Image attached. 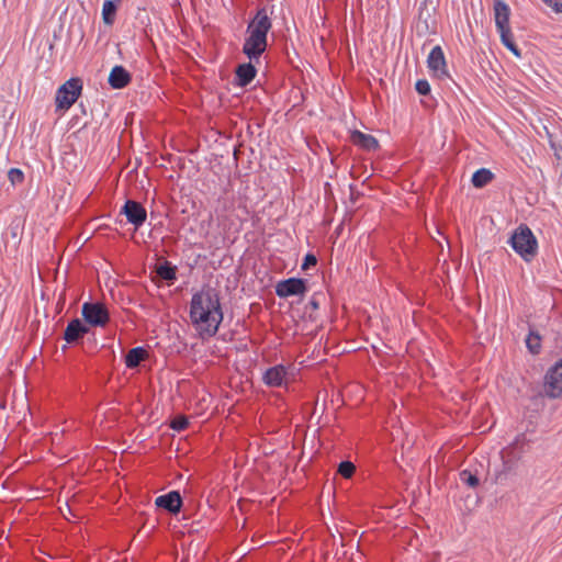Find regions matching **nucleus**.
I'll use <instances>...</instances> for the list:
<instances>
[{
    "instance_id": "nucleus-24",
    "label": "nucleus",
    "mask_w": 562,
    "mask_h": 562,
    "mask_svg": "<svg viewBox=\"0 0 562 562\" xmlns=\"http://www.w3.org/2000/svg\"><path fill=\"white\" fill-rule=\"evenodd\" d=\"M356 468L352 462L350 461H342L339 463L338 472L340 475H342L346 479H349L352 476Z\"/></svg>"
},
{
    "instance_id": "nucleus-28",
    "label": "nucleus",
    "mask_w": 562,
    "mask_h": 562,
    "mask_svg": "<svg viewBox=\"0 0 562 562\" xmlns=\"http://www.w3.org/2000/svg\"><path fill=\"white\" fill-rule=\"evenodd\" d=\"M23 172L20 169L12 168L9 171V179L12 183L21 182L23 180Z\"/></svg>"
},
{
    "instance_id": "nucleus-27",
    "label": "nucleus",
    "mask_w": 562,
    "mask_h": 562,
    "mask_svg": "<svg viewBox=\"0 0 562 562\" xmlns=\"http://www.w3.org/2000/svg\"><path fill=\"white\" fill-rule=\"evenodd\" d=\"M416 91L419 94L426 95L430 92V86L427 80H418L415 85Z\"/></svg>"
},
{
    "instance_id": "nucleus-17",
    "label": "nucleus",
    "mask_w": 562,
    "mask_h": 562,
    "mask_svg": "<svg viewBox=\"0 0 562 562\" xmlns=\"http://www.w3.org/2000/svg\"><path fill=\"white\" fill-rule=\"evenodd\" d=\"M256 76V68L251 63L237 67L236 77L239 86H247Z\"/></svg>"
},
{
    "instance_id": "nucleus-11",
    "label": "nucleus",
    "mask_w": 562,
    "mask_h": 562,
    "mask_svg": "<svg viewBox=\"0 0 562 562\" xmlns=\"http://www.w3.org/2000/svg\"><path fill=\"white\" fill-rule=\"evenodd\" d=\"M155 504L157 507L164 508L172 514H176L181 508L182 499L179 492L171 491L165 495L158 496L155 499Z\"/></svg>"
},
{
    "instance_id": "nucleus-23",
    "label": "nucleus",
    "mask_w": 562,
    "mask_h": 562,
    "mask_svg": "<svg viewBox=\"0 0 562 562\" xmlns=\"http://www.w3.org/2000/svg\"><path fill=\"white\" fill-rule=\"evenodd\" d=\"M527 348L532 353H538L540 350V337L537 334L530 333L526 338Z\"/></svg>"
},
{
    "instance_id": "nucleus-32",
    "label": "nucleus",
    "mask_w": 562,
    "mask_h": 562,
    "mask_svg": "<svg viewBox=\"0 0 562 562\" xmlns=\"http://www.w3.org/2000/svg\"><path fill=\"white\" fill-rule=\"evenodd\" d=\"M312 305L316 308L317 304L315 302H312Z\"/></svg>"
},
{
    "instance_id": "nucleus-8",
    "label": "nucleus",
    "mask_w": 562,
    "mask_h": 562,
    "mask_svg": "<svg viewBox=\"0 0 562 562\" xmlns=\"http://www.w3.org/2000/svg\"><path fill=\"white\" fill-rule=\"evenodd\" d=\"M122 213L126 216L128 223L137 229L146 221L147 214L144 206L132 200H127L122 209Z\"/></svg>"
},
{
    "instance_id": "nucleus-30",
    "label": "nucleus",
    "mask_w": 562,
    "mask_h": 562,
    "mask_svg": "<svg viewBox=\"0 0 562 562\" xmlns=\"http://www.w3.org/2000/svg\"><path fill=\"white\" fill-rule=\"evenodd\" d=\"M316 262H317L316 257L314 255L308 254L304 258V262L302 265V269L305 270V269H307L311 266H315Z\"/></svg>"
},
{
    "instance_id": "nucleus-9",
    "label": "nucleus",
    "mask_w": 562,
    "mask_h": 562,
    "mask_svg": "<svg viewBox=\"0 0 562 562\" xmlns=\"http://www.w3.org/2000/svg\"><path fill=\"white\" fill-rule=\"evenodd\" d=\"M306 286L302 279L290 278L280 281L276 286V293L279 297H288L305 293Z\"/></svg>"
},
{
    "instance_id": "nucleus-21",
    "label": "nucleus",
    "mask_w": 562,
    "mask_h": 562,
    "mask_svg": "<svg viewBox=\"0 0 562 562\" xmlns=\"http://www.w3.org/2000/svg\"><path fill=\"white\" fill-rule=\"evenodd\" d=\"M157 276L165 281L176 280V268L172 267L168 261H165L157 266Z\"/></svg>"
},
{
    "instance_id": "nucleus-18",
    "label": "nucleus",
    "mask_w": 562,
    "mask_h": 562,
    "mask_svg": "<svg viewBox=\"0 0 562 562\" xmlns=\"http://www.w3.org/2000/svg\"><path fill=\"white\" fill-rule=\"evenodd\" d=\"M497 32L499 33L502 44L506 48H508L516 57H520L521 53H520L519 48L516 46V44L514 43V36L512 33V29L506 27L504 30H497Z\"/></svg>"
},
{
    "instance_id": "nucleus-13",
    "label": "nucleus",
    "mask_w": 562,
    "mask_h": 562,
    "mask_svg": "<svg viewBox=\"0 0 562 562\" xmlns=\"http://www.w3.org/2000/svg\"><path fill=\"white\" fill-rule=\"evenodd\" d=\"M89 327L83 324L79 318H75L67 325L64 334V339L68 344H74L78 341L85 334H87Z\"/></svg>"
},
{
    "instance_id": "nucleus-29",
    "label": "nucleus",
    "mask_w": 562,
    "mask_h": 562,
    "mask_svg": "<svg viewBox=\"0 0 562 562\" xmlns=\"http://www.w3.org/2000/svg\"><path fill=\"white\" fill-rule=\"evenodd\" d=\"M549 7H551L555 12L562 13V0H542Z\"/></svg>"
},
{
    "instance_id": "nucleus-7",
    "label": "nucleus",
    "mask_w": 562,
    "mask_h": 562,
    "mask_svg": "<svg viewBox=\"0 0 562 562\" xmlns=\"http://www.w3.org/2000/svg\"><path fill=\"white\" fill-rule=\"evenodd\" d=\"M429 70L439 79L448 76L446 58L440 46H435L427 58Z\"/></svg>"
},
{
    "instance_id": "nucleus-16",
    "label": "nucleus",
    "mask_w": 562,
    "mask_h": 562,
    "mask_svg": "<svg viewBox=\"0 0 562 562\" xmlns=\"http://www.w3.org/2000/svg\"><path fill=\"white\" fill-rule=\"evenodd\" d=\"M351 139L353 144L367 150H373L378 147V140L372 135L364 134L360 131H355L351 134Z\"/></svg>"
},
{
    "instance_id": "nucleus-26",
    "label": "nucleus",
    "mask_w": 562,
    "mask_h": 562,
    "mask_svg": "<svg viewBox=\"0 0 562 562\" xmlns=\"http://www.w3.org/2000/svg\"><path fill=\"white\" fill-rule=\"evenodd\" d=\"M460 477L471 487H474L479 484V479L475 475L471 474L469 471H462Z\"/></svg>"
},
{
    "instance_id": "nucleus-15",
    "label": "nucleus",
    "mask_w": 562,
    "mask_h": 562,
    "mask_svg": "<svg viewBox=\"0 0 562 562\" xmlns=\"http://www.w3.org/2000/svg\"><path fill=\"white\" fill-rule=\"evenodd\" d=\"M131 76L127 70L122 66H115L110 72L109 85L113 89H122L128 85Z\"/></svg>"
},
{
    "instance_id": "nucleus-14",
    "label": "nucleus",
    "mask_w": 562,
    "mask_h": 562,
    "mask_svg": "<svg viewBox=\"0 0 562 562\" xmlns=\"http://www.w3.org/2000/svg\"><path fill=\"white\" fill-rule=\"evenodd\" d=\"M522 446L524 442L520 441V439H517L512 446L507 447L503 451L502 458L507 470H512L514 468L515 461L520 459L524 452Z\"/></svg>"
},
{
    "instance_id": "nucleus-19",
    "label": "nucleus",
    "mask_w": 562,
    "mask_h": 562,
    "mask_svg": "<svg viewBox=\"0 0 562 562\" xmlns=\"http://www.w3.org/2000/svg\"><path fill=\"white\" fill-rule=\"evenodd\" d=\"M146 350L143 347H136L128 351L125 358V364L127 368H136L144 359Z\"/></svg>"
},
{
    "instance_id": "nucleus-1",
    "label": "nucleus",
    "mask_w": 562,
    "mask_h": 562,
    "mask_svg": "<svg viewBox=\"0 0 562 562\" xmlns=\"http://www.w3.org/2000/svg\"><path fill=\"white\" fill-rule=\"evenodd\" d=\"M190 319L196 331L202 337H212L223 321L217 292L212 289H203L193 294L190 304Z\"/></svg>"
},
{
    "instance_id": "nucleus-5",
    "label": "nucleus",
    "mask_w": 562,
    "mask_h": 562,
    "mask_svg": "<svg viewBox=\"0 0 562 562\" xmlns=\"http://www.w3.org/2000/svg\"><path fill=\"white\" fill-rule=\"evenodd\" d=\"M543 392L550 398H558L562 395V358L547 371Z\"/></svg>"
},
{
    "instance_id": "nucleus-22",
    "label": "nucleus",
    "mask_w": 562,
    "mask_h": 562,
    "mask_svg": "<svg viewBox=\"0 0 562 562\" xmlns=\"http://www.w3.org/2000/svg\"><path fill=\"white\" fill-rule=\"evenodd\" d=\"M116 13V4L113 1H105L102 7V19L108 25H111L114 21Z\"/></svg>"
},
{
    "instance_id": "nucleus-20",
    "label": "nucleus",
    "mask_w": 562,
    "mask_h": 562,
    "mask_svg": "<svg viewBox=\"0 0 562 562\" xmlns=\"http://www.w3.org/2000/svg\"><path fill=\"white\" fill-rule=\"evenodd\" d=\"M493 179V173L486 168L476 170L472 176V184L475 188H483Z\"/></svg>"
},
{
    "instance_id": "nucleus-25",
    "label": "nucleus",
    "mask_w": 562,
    "mask_h": 562,
    "mask_svg": "<svg viewBox=\"0 0 562 562\" xmlns=\"http://www.w3.org/2000/svg\"><path fill=\"white\" fill-rule=\"evenodd\" d=\"M188 426V419L184 416H177L172 419L170 427L173 430L181 431L186 429Z\"/></svg>"
},
{
    "instance_id": "nucleus-4",
    "label": "nucleus",
    "mask_w": 562,
    "mask_h": 562,
    "mask_svg": "<svg viewBox=\"0 0 562 562\" xmlns=\"http://www.w3.org/2000/svg\"><path fill=\"white\" fill-rule=\"evenodd\" d=\"M82 86L79 79L71 78L66 81L56 93L57 109L68 110L79 98Z\"/></svg>"
},
{
    "instance_id": "nucleus-6",
    "label": "nucleus",
    "mask_w": 562,
    "mask_h": 562,
    "mask_svg": "<svg viewBox=\"0 0 562 562\" xmlns=\"http://www.w3.org/2000/svg\"><path fill=\"white\" fill-rule=\"evenodd\" d=\"M82 316L92 326H104L109 321L108 311L100 303H85Z\"/></svg>"
},
{
    "instance_id": "nucleus-2",
    "label": "nucleus",
    "mask_w": 562,
    "mask_h": 562,
    "mask_svg": "<svg viewBox=\"0 0 562 562\" xmlns=\"http://www.w3.org/2000/svg\"><path fill=\"white\" fill-rule=\"evenodd\" d=\"M272 22L268 16L266 9L257 11L255 16L249 21L243 53L250 59H258L267 48V36L271 30Z\"/></svg>"
},
{
    "instance_id": "nucleus-12",
    "label": "nucleus",
    "mask_w": 562,
    "mask_h": 562,
    "mask_svg": "<svg viewBox=\"0 0 562 562\" xmlns=\"http://www.w3.org/2000/svg\"><path fill=\"white\" fill-rule=\"evenodd\" d=\"M510 9L503 0H494V20L496 30L510 27L509 25Z\"/></svg>"
},
{
    "instance_id": "nucleus-10",
    "label": "nucleus",
    "mask_w": 562,
    "mask_h": 562,
    "mask_svg": "<svg viewBox=\"0 0 562 562\" xmlns=\"http://www.w3.org/2000/svg\"><path fill=\"white\" fill-rule=\"evenodd\" d=\"M262 379L268 386L280 387L288 383L290 373L284 366L279 364L266 370Z\"/></svg>"
},
{
    "instance_id": "nucleus-31",
    "label": "nucleus",
    "mask_w": 562,
    "mask_h": 562,
    "mask_svg": "<svg viewBox=\"0 0 562 562\" xmlns=\"http://www.w3.org/2000/svg\"><path fill=\"white\" fill-rule=\"evenodd\" d=\"M66 509H67L68 513H71V509H70V507L68 505H66Z\"/></svg>"
},
{
    "instance_id": "nucleus-3",
    "label": "nucleus",
    "mask_w": 562,
    "mask_h": 562,
    "mask_svg": "<svg viewBox=\"0 0 562 562\" xmlns=\"http://www.w3.org/2000/svg\"><path fill=\"white\" fill-rule=\"evenodd\" d=\"M508 243L512 248L526 261L531 260L538 249V243L531 229L526 225H520L515 229Z\"/></svg>"
}]
</instances>
